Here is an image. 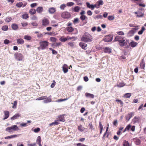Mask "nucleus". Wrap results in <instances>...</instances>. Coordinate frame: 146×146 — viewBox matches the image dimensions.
<instances>
[{"label": "nucleus", "mask_w": 146, "mask_h": 146, "mask_svg": "<svg viewBox=\"0 0 146 146\" xmlns=\"http://www.w3.org/2000/svg\"><path fill=\"white\" fill-rule=\"evenodd\" d=\"M4 117L3 119V120H5L9 116V113L8 111L6 110L4 111Z\"/></svg>", "instance_id": "obj_9"}, {"label": "nucleus", "mask_w": 146, "mask_h": 146, "mask_svg": "<svg viewBox=\"0 0 146 146\" xmlns=\"http://www.w3.org/2000/svg\"><path fill=\"white\" fill-rule=\"evenodd\" d=\"M123 146H130L128 142L127 141H125L123 142Z\"/></svg>", "instance_id": "obj_43"}, {"label": "nucleus", "mask_w": 146, "mask_h": 146, "mask_svg": "<svg viewBox=\"0 0 146 146\" xmlns=\"http://www.w3.org/2000/svg\"><path fill=\"white\" fill-rule=\"evenodd\" d=\"M59 40L62 42H65L68 40L67 36L65 38H64V36H63L61 37L60 38Z\"/></svg>", "instance_id": "obj_27"}, {"label": "nucleus", "mask_w": 146, "mask_h": 146, "mask_svg": "<svg viewBox=\"0 0 146 146\" xmlns=\"http://www.w3.org/2000/svg\"><path fill=\"white\" fill-rule=\"evenodd\" d=\"M46 96H41L40 97L38 98H37L36 99V100H44L46 99Z\"/></svg>", "instance_id": "obj_33"}, {"label": "nucleus", "mask_w": 146, "mask_h": 146, "mask_svg": "<svg viewBox=\"0 0 146 146\" xmlns=\"http://www.w3.org/2000/svg\"><path fill=\"white\" fill-rule=\"evenodd\" d=\"M79 45L82 49L85 50L87 44L81 42L79 43Z\"/></svg>", "instance_id": "obj_15"}, {"label": "nucleus", "mask_w": 146, "mask_h": 146, "mask_svg": "<svg viewBox=\"0 0 146 146\" xmlns=\"http://www.w3.org/2000/svg\"><path fill=\"white\" fill-rule=\"evenodd\" d=\"M135 33V31L133 30H131L129 31L127 35L129 36H131L134 35Z\"/></svg>", "instance_id": "obj_16"}, {"label": "nucleus", "mask_w": 146, "mask_h": 146, "mask_svg": "<svg viewBox=\"0 0 146 146\" xmlns=\"http://www.w3.org/2000/svg\"><path fill=\"white\" fill-rule=\"evenodd\" d=\"M111 49L108 47H106L104 48V52L105 53H110L111 52Z\"/></svg>", "instance_id": "obj_14"}, {"label": "nucleus", "mask_w": 146, "mask_h": 146, "mask_svg": "<svg viewBox=\"0 0 146 146\" xmlns=\"http://www.w3.org/2000/svg\"><path fill=\"white\" fill-rule=\"evenodd\" d=\"M14 56L15 59L19 61L22 60L23 58L22 54L17 52L14 54Z\"/></svg>", "instance_id": "obj_6"}, {"label": "nucleus", "mask_w": 146, "mask_h": 146, "mask_svg": "<svg viewBox=\"0 0 146 146\" xmlns=\"http://www.w3.org/2000/svg\"><path fill=\"white\" fill-rule=\"evenodd\" d=\"M23 27H25L28 25V23L27 22H23L21 23Z\"/></svg>", "instance_id": "obj_61"}, {"label": "nucleus", "mask_w": 146, "mask_h": 146, "mask_svg": "<svg viewBox=\"0 0 146 146\" xmlns=\"http://www.w3.org/2000/svg\"><path fill=\"white\" fill-rule=\"evenodd\" d=\"M135 14H137V16L139 17H142L143 15V14L141 12H135Z\"/></svg>", "instance_id": "obj_23"}, {"label": "nucleus", "mask_w": 146, "mask_h": 146, "mask_svg": "<svg viewBox=\"0 0 146 146\" xmlns=\"http://www.w3.org/2000/svg\"><path fill=\"white\" fill-rule=\"evenodd\" d=\"M112 38L111 37L109 36H107L104 39V40L106 42H109L111 41Z\"/></svg>", "instance_id": "obj_19"}, {"label": "nucleus", "mask_w": 146, "mask_h": 146, "mask_svg": "<svg viewBox=\"0 0 146 146\" xmlns=\"http://www.w3.org/2000/svg\"><path fill=\"white\" fill-rule=\"evenodd\" d=\"M81 40L86 42H90L92 41L93 38L89 33L86 32L82 36L81 38Z\"/></svg>", "instance_id": "obj_2"}, {"label": "nucleus", "mask_w": 146, "mask_h": 146, "mask_svg": "<svg viewBox=\"0 0 146 146\" xmlns=\"http://www.w3.org/2000/svg\"><path fill=\"white\" fill-rule=\"evenodd\" d=\"M20 115L19 114L17 113L13 115L12 117H11V119L12 120H13L17 119L19 117H20Z\"/></svg>", "instance_id": "obj_12"}, {"label": "nucleus", "mask_w": 146, "mask_h": 146, "mask_svg": "<svg viewBox=\"0 0 146 146\" xmlns=\"http://www.w3.org/2000/svg\"><path fill=\"white\" fill-rule=\"evenodd\" d=\"M17 43L18 44H23L24 43V42L22 38L18 39L17 40Z\"/></svg>", "instance_id": "obj_25"}, {"label": "nucleus", "mask_w": 146, "mask_h": 146, "mask_svg": "<svg viewBox=\"0 0 146 146\" xmlns=\"http://www.w3.org/2000/svg\"><path fill=\"white\" fill-rule=\"evenodd\" d=\"M69 97L67 98H65L64 99H60L58 100H57V102H63V101H65L68 100V99H69Z\"/></svg>", "instance_id": "obj_40"}, {"label": "nucleus", "mask_w": 146, "mask_h": 146, "mask_svg": "<svg viewBox=\"0 0 146 146\" xmlns=\"http://www.w3.org/2000/svg\"><path fill=\"white\" fill-rule=\"evenodd\" d=\"M65 114L59 115L57 118V120L58 121L64 122L65 121V118L64 116Z\"/></svg>", "instance_id": "obj_7"}, {"label": "nucleus", "mask_w": 146, "mask_h": 146, "mask_svg": "<svg viewBox=\"0 0 146 146\" xmlns=\"http://www.w3.org/2000/svg\"><path fill=\"white\" fill-rule=\"evenodd\" d=\"M20 126L22 127H26L27 126V123H23L20 124Z\"/></svg>", "instance_id": "obj_62"}, {"label": "nucleus", "mask_w": 146, "mask_h": 146, "mask_svg": "<svg viewBox=\"0 0 146 146\" xmlns=\"http://www.w3.org/2000/svg\"><path fill=\"white\" fill-rule=\"evenodd\" d=\"M17 101H15L14 102L12 108L13 109H15L17 108Z\"/></svg>", "instance_id": "obj_47"}, {"label": "nucleus", "mask_w": 146, "mask_h": 146, "mask_svg": "<svg viewBox=\"0 0 146 146\" xmlns=\"http://www.w3.org/2000/svg\"><path fill=\"white\" fill-rule=\"evenodd\" d=\"M23 5V4L22 3H17L16 5L18 7H22Z\"/></svg>", "instance_id": "obj_55"}, {"label": "nucleus", "mask_w": 146, "mask_h": 146, "mask_svg": "<svg viewBox=\"0 0 146 146\" xmlns=\"http://www.w3.org/2000/svg\"><path fill=\"white\" fill-rule=\"evenodd\" d=\"M50 40L53 42H55L56 40V38L54 37H51L50 38Z\"/></svg>", "instance_id": "obj_51"}, {"label": "nucleus", "mask_w": 146, "mask_h": 146, "mask_svg": "<svg viewBox=\"0 0 146 146\" xmlns=\"http://www.w3.org/2000/svg\"><path fill=\"white\" fill-rule=\"evenodd\" d=\"M23 18L24 19H27L29 18L28 15L27 14H24L22 15Z\"/></svg>", "instance_id": "obj_49"}, {"label": "nucleus", "mask_w": 146, "mask_h": 146, "mask_svg": "<svg viewBox=\"0 0 146 146\" xmlns=\"http://www.w3.org/2000/svg\"><path fill=\"white\" fill-rule=\"evenodd\" d=\"M137 42L134 41H132L130 43L129 45H130L132 47H134L137 45Z\"/></svg>", "instance_id": "obj_21"}, {"label": "nucleus", "mask_w": 146, "mask_h": 146, "mask_svg": "<svg viewBox=\"0 0 146 146\" xmlns=\"http://www.w3.org/2000/svg\"><path fill=\"white\" fill-rule=\"evenodd\" d=\"M134 28H133L132 30H133L134 31H135V33L136 31L139 28L138 27V26H135V27H134Z\"/></svg>", "instance_id": "obj_59"}, {"label": "nucleus", "mask_w": 146, "mask_h": 146, "mask_svg": "<svg viewBox=\"0 0 146 146\" xmlns=\"http://www.w3.org/2000/svg\"><path fill=\"white\" fill-rule=\"evenodd\" d=\"M116 33L119 35L123 36L125 35L124 33L121 31H119L116 32Z\"/></svg>", "instance_id": "obj_41"}, {"label": "nucleus", "mask_w": 146, "mask_h": 146, "mask_svg": "<svg viewBox=\"0 0 146 146\" xmlns=\"http://www.w3.org/2000/svg\"><path fill=\"white\" fill-rule=\"evenodd\" d=\"M11 27L13 30H17L18 29V26L16 24H13L11 25Z\"/></svg>", "instance_id": "obj_22"}, {"label": "nucleus", "mask_w": 146, "mask_h": 146, "mask_svg": "<svg viewBox=\"0 0 146 146\" xmlns=\"http://www.w3.org/2000/svg\"><path fill=\"white\" fill-rule=\"evenodd\" d=\"M56 11V9L54 7H51L49 9L48 11L51 14L54 13Z\"/></svg>", "instance_id": "obj_18"}, {"label": "nucleus", "mask_w": 146, "mask_h": 146, "mask_svg": "<svg viewBox=\"0 0 146 146\" xmlns=\"http://www.w3.org/2000/svg\"><path fill=\"white\" fill-rule=\"evenodd\" d=\"M10 43V41L8 39H5L4 40V43L5 44H8Z\"/></svg>", "instance_id": "obj_58"}, {"label": "nucleus", "mask_w": 146, "mask_h": 146, "mask_svg": "<svg viewBox=\"0 0 146 146\" xmlns=\"http://www.w3.org/2000/svg\"><path fill=\"white\" fill-rule=\"evenodd\" d=\"M80 9V7L79 6L75 7L74 9V11L76 12H78Z\"/></svg>", "instance_id": "obj_30"}, {"label": "nucleus", "mask_w": 146, "mask_h": 146, "mask_svg": "<svg viewBox=\"0 0 146 146\" xmlns=\"http://www.w3.org/2000/svg\"><path fill=\"white\" fill-rule=\"evenodd\" d=\"M17 136V135H11L10 136H9L7 137H5V139H10L15 137H16Z\"/></svg>", "instance_id": "obj_24"}, {"label": "nucleus", "mask_w": 146, "mask_h": 146, "mask_svg": "<svg viewBox=\"0 0 146 146\" xmlns=\"http://www.w3.org/2000/svg\"><path fill=\"white\" fill-rule=\"evenodd\" d=\"M51 97V96H50L47 98L46 97V99H44L45 100L44 101V102L45 103H47L51 102L52 101Z\"/></svg>", "instance_id": "obj_10"}, {"label": "nucleus", "mask_w": 146, "mask_h": 146, "mask_svg": "<svg viewBox=\"0 0 146 146\" xmlns=\"http://www.w3.org/2000/svg\"><path fill=\"white\" fill-rule=\"evenodd\" d=\"M67 66L66 64H64L62 67V69L64 73H67L68 71Z\"/></svg>", "instance_id": "obj_11"}, {"label": "nucleus", "mask_w": 146, "mask_h": 146, "mask_svg": "<svg viewBox=\"0 0 146 146\" xmlns=\"http://www.w3.org/2000/svg\"><path fill=\"white\" fill-rule=\"evenodd\" d=\"M108 20H113L114 19V15H110L108 16Z\"/></svg>", "instance_id": "obj_45"}, {"label": "nucleus", "mask_w": 146, "mask_h": 146, "mask_svg": "<svg viewBox=\"0 0 146 146\" xmlns=\"http://www.w3.org/2000/svg\"><path fill=\"white\" fill-rule=\"evenodd\" d=\"M43 11V8L42 7H38L36 9V11L38 13H40Z\"/></svg>", "instance_id": "obj_20"}, {"label": "nucleus", "mask_w": 146, "mask_h": 146, "mask_svg": "<svg viewBox=\"0 0 146 146\" xmlns=\"http://www.w3.org/2000/svg\"><path fill=\"white\" fill-rule=\"evenodd\" d=\"M12 20V18L11 17H6L5 19V20L6 22H9Z\"/></svg>", "instance_id": "obj_34"}, {"label": "nucleus", "mask_w": 146, "mask_h": 146, "mask_svg": "<svg viewBox=\"0 0 146 146\" xmlns=\"http://www.w3.org/2000/svg\"><path fill=\"white\" fill-rule=\"evenodd\" d=\"M80 19L82 21L84 20H85L88 19L87 17L85 15H81L80 17Z\"/></svg>", "instance_id": "obj_31"}, {"label": "nucleus", "mask_w": 146, "mask_h": 146, "mask_svg": "<svg viewBox=\"0 0 146 146\" xmlns=\"http://www.w3.org/2000/svg\"><path fill=\"white\" fill-rule=\"evenodd\" d=\"M97 2L100 5H102L104 4V2L102 0H99Z\"/></svg>", "instance_id": "obj_50"}, {"label": "nucleus", "mask_w": 146, "mask_h": 146, "mask_svg": "<svg viewBox=\"0 0 146 146\" xmlns=\"http://www.w3.org/2000/svg\"><path fill=\"white\" fill-rule=\"evenodd\" d=\"M74 3L72 2H70L67 3V5L68 6H72L74 5Z\"/></svg>", "instance_id": "obj_53"}, {"label": "nucleus", "mask_w": 146, "mask_h": 146, "mask_svg": "<svg viewBox=\"0 0 146 146\" xmlns=\"http://www.w3.org/2000/svg\"><path fill=\"white\" fill-rule=\"evenodd\" d=\"M24 38L27 40H29L31 39V37L29 35H25L24 36Z\"/></svg>", "instance_id": "obj_35"}, {"label": "nucleus", "mask_w": 146, "mask_h": 146, "mask_svg": "<svg viewBox=\"0 0 146 146\" xmlns=\"http://www.w3.org/2000/svg\"><path fill=\"white\" fill-rule=\"evenodd\" d=\"M19 130V128L16 125L12 126L11 127H7L5 129V131L9 133L13 132V131H18Z\"/></svg>", "instance_id": "obj_3"}, {"label": "nucleus", "mask_w": 146, "mask_h": 146, "mask_svg": "<svg viewBox=\"0 0 146 146\" xmlns=\"http://www.w3.org/2000/svg\"><path fill=\"white\" fill-rule=\"evenodd\" d=\"M79 22V19L78 18H75L73 21V23L74 24L77 23Z\"/></svg>", "instance_id": "obj_44"}, {"label": "nucleus", "mask_w": 146, "mask_h": 146, "mask_svg": "<svg viewBox=\"0 0 146 146\" xmlns=\"http://www.w3.org/2000/svg\"><path fill=\"white\" fill-rule=\"evenodd\" d=\"M131 96V93H127L124 94V96L127 98H129Z\"/></svg>", "instance_id": "obj_38"}, {"label": "nucleus", "mask_w": 146, "mask_h": 146, "mask_svg": "<svg viewBox=\"0 0 146 146\" xmlns=\"http://www.w3.org/2000/svg\"><path fill=\"white\" fill-rule=\"evenodd\" d=\"M88 7L91 9L92 10H93L94 6L93 5H91L89 3L87 2L86 3Z\"/></svg>", "instance_id": "obj_28"}, {"label": "nucleus", "mask_w": 146, "mask_h": 146, "mask_svg": "<svg viewBox=\"0 0 146 146\" xmlns=\"http://www.w3.org/2000/svg\"><path fill=\"white\" fill-rule=\"evenodd\" d=\"M41 137L40 136H38L36 139V143L38 144L41 143Z\"/></svg>", "instance_id": "obj_39"}, {"label": "nucleus", "mask_w": 146, "mask_h": 146, "mask_svg": "<svg viewBox=\"0 0 146 146\" xmlns=\"http://www.w3.org/2000/svg\"><path fill=\"white\" fill-rule=\"evenodd\" d=\"M135 125H133V126H131V130L133 132H134L135 131Z\"/></svg>", "instance_id": "obj_60"}, {"label": "nucleus", "mask_w": 146, "mask_h": 146, "mask_svg": "<svg viewBox=\"0 0 146 146\" xmlns=\"http://www.w3.org/2000/svg\"><path fill=\"white\" fill-rule=\"evenodd\" d=\"M40 130V129L39 127H37L34 129L33 131L35 133H38Z\"/></svg>", "instance_id": "obj_52"}, {"label": "nucleus", "mask_w": 146, "mask_h": 146, "mask_svg": "<svg viewBox=\"0 0 146 146\" xmlns=\"http://www.w3.org/2000/svg\"><path fill=\"white\" fill-rule=\"evenodd\" d=\"M82 127L81 125L79 126L78 127V129L80 131H83L82 129Z\"/></svg>", "instance_id": "obj_63"}, {"label": "nucleus", "mask_w": 146, "mask_h": 146, "mask_svg": "<svg viewBox=\"0 0 146 146\" xmlns=\"http://www.w3.org/2000/svg\"><path fill=\"white\" fill-rule=\"evenodd\" d=\"M61 15L62 17L64 19H68L71 16L70 13L66 11L63 12L61 14Z\"/></svg>", "instance_id": "obj_5"}, {"label": "nucleus", "mask_w": 146, "mask_h": 146, "mask_svg": "<svg viewBox=\"0 0 146 146\" xmlns=\"http://www.w3.org/2000/svg\"><path fill=\"white\" fill-rule=\"evenodd\" d=\"M114 40L115 41H117L119 42V45L121 47L124 46H127L126 48L129 47V42L128 40L126 39L123 36L117 35L115 36Z\"/></svg>", "instance_id": "obj_1"}, {"label": "nucleus", "mask_w": 146, "mask_h": 146, "mask_svg": "<svg viewBox=\"0 0 146 146\" xmlns=\"http://www.w3.org/2000/svg\"><path fill=\"white\" fill-rule=\"evenodd\" d=\"M87 13L88 15L91 16L92 14V12L90 10H88L87 11Z\"/></svg>", "instance_id": "obj_57"}, {"label": "nucleus", "mask_w": 146, "mask_h": 146, "mask_svg": "<svg viewBox=\"0 0 146 146\" xmlns=\"http://www.w3.org/2000/svg\"><path fill=\"white\" fill-rule=\"evenodd\" d=\"M140 66L141 69H144L145 65V63L144 61H142L140 64Z\"/></svg>", "instance_id": "obj_29"}, {"label": "nucleus", "mask_w": 146, "mask_h": 146, "mask_svg": "<svg viewBox=\"0 0 146 146\" xmlns=\"http://www.w3.org/2000/svg\"><path fill=\"white\" fill-rule=\"evenodd\" d=\"M102 16L100 15H98L94 17V18L95 19H102Z\"/></svg>", "instance_id": "obj_46"}, {"label": "nucleus", "mask_w": 146, "mask_h": 146, "mask_svg": "<svg viewBox=\"0 0 146 146\" xmlns=\"http://www.w3.org/2000/svg\"><path fill=\"white\" fill-rule=\"evenodd\" d=\"M126 129H127V131L130 130L131 127V125L130 124H129L126 127Z\"/></svg>", "instance_id": "obj_54"}, {"label": "nucleus", "mask_w": 146, "mask_h": 146, "mask_svg": "<svg viewBox=\"0 0 146 146\" xmlns=\"http://www.w3.org/2000/svg\"><path fill=\"white\" fill-rule=\"evenodd\" d=\"M117 102H118L121 105V106H122L123 104V103L122 101H121V100H119V99H116L115 100Z\"/></svg>", "instance_id": "obj_48"}, {"label": "nucleus", "mask_w": 146, "mask_h": 146, "mask_svg": "<svg viewBox=\"0 0 146 146\" xmlns=\"http://www.w3.org/2000/svg\"><path fill=\"white\" fill-rule=\"evenodd\" d=\"M85 96L87 97H89L92 98H93L94 97V95L88 93H86Z\"/></svg>", "instance_id": "obj_17"}, {"label": "nucleus", "mask_w": 146, "mask_h": 146, "mask_svg": "<svg viewBox=\"0 0 146 146\" xmlns=\"http://www.w3.org/2000/svg\"><path fill=\"white\" fill-rule=\"evenodd\" d=\"M36 12V10L35 9H31L29 11V13L32 15L35 14Z\"/></svg>", "instance_id": "obj_26"}, {"label": "nucleus", "mask_w": 146, "mask_h": 146, "mask_svg": "<svg viewBox=\"0 0 146 146\" xmlns=\"http://www.w3.org/2000/svg\"><path fill=\"white\" fill-rule=\"evenodd\" d=\"M125 85L124 83L123 82H121L119 83L117 85V86L119 87H121L124 86Z\"/></svg>", "instance_id": "obj_42"}, {"label": "nucleus", "mask_w": 146, "mask_h": 146, "mask_svg": "<svg viewBox=\"0 0 146 146\" xmlns=\"http://www.w3.org/2000/svg\"><path fill=\"white\" fill-rule=\"evenodd\" d=\"M66 7V5L64 4L61 5L60 6V8L61 9H64V8Z\"/></svg>", "instance_id": "obj_64"}, {"label": "nucleus", "mask_w": 146, "mask_h": 146, "mask_svg": "<svg viewBox=\"0 0 146 146\" xmlns=\"http://www.w3.org/2000/svg\"><path fill=\"white\" fill-rule=\"evenodd\" d=\"M49 23V20L46 18H43L42 20V25L47 26L48 25Z\"/></svg>", "instance_id": "obj_8"}, {"label": "nucleus", "mask_w": 146, "mask_h": 146, "mask_svg": "<svg viewBox=\"0 0 146 146\" xmlns=\"http://www.w3.org/2000/svg\"><path fill=\"white\" fill-rule=\"evenodd\" d=\"M56 82L54 80H53V82L51 85L50 87L52 88H53L54 87L55 85Z\"/></svg>", "instance_id": "obj_56"}, {"label": "nucleus", "mask_w": 146, "mask_h": 146, "mask_svg": "<svg viewBox=\"0 0 146 146\" xmlns=\"http://www.w3.org/2000/svg\"><path fill=\"white\" fill-rule=\"evenodd\" d=\"M40 45V48L42 50L45 49L49 44V42L46 41H40L39 42Z\"/></svg>", "instance_id": "obj_4"}, {"label": "nucleus", "mask_w": 146, "mask_h": 146, "mask_svg": "<svg viewBox=\"0 0 146 146\" xmlns=\"http://www.w3.org/2000/svg\"><path fill=\"white\" fill-rule=\"evenodd\" d=\"M59 123L58 121L57 120H55L54 122L52 123L49 124L50 126H52L53 125H58Z\"/></svg>", "instance_id": "obj_32"}, {"label": "nucleus", "mask_w": 146, "mask_h": 146, "mask_svg": "<svg viewBox=\"0 0 146 146\" xmlns=\"http://www.w3.org/2000/svg\"><path fill=\"white\" fill-rule=\"evenodd\" d=\"M66 29L68 32L71 33L74 31V29L72 27H66Z\"/></svg>", "instance_id": "obj_13"}, {"label": "nucleus", "mask_w": 146, "mask_h": 146, "mask_svg": "<svg viewBox=\"0 0 146 146\" xmlns=\"http://www.w3.org/2000/svg\"><path fill=\"white\" fill-rule=\"evenodd\" d=\"M145 29L144 27H143L141 29V30L138 32V34L139 35H141L142 34L143 31L145 30Z\"/></svg>", "instance_id": "obj_37"}, {"label": "nucleus", "mask_w": 146, "mask_h": 146, "mask_svg": "<svg viewBox=\"0 0 146 146\" xmlns=\"http://www.w3.org/2000/svg\"><path fill=\"white\" fill-rule=\"evenodd\" d=\"M2 30L4 31H6L8 29V27L7 25H4L1 28Z\"/></svg>", "instance_id": "obj_36"}]
</instances>
